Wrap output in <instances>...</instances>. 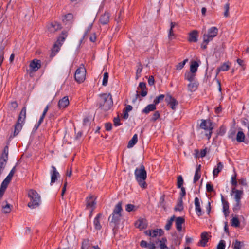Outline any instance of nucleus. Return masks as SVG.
I'll return each instance as SVG.
<instances>
[{
	"mask_svg": "<svg viewBox=\"0 0 249 249\" xmlns=\"http://www.w3.org/2000/svg\"><path fill=\"white\" fill-rule=\"evenodd\" d=\"M99 107L104 110H109L113 105L112 96L110 93H102L99 95Z\"/></svg>",
	"mask_w": 249,
	"mask_h": 249,
	"instance_id": "1",
	"label": "nucleus"
},
{
	"mask_svg": "<svg viewBox=\"0 0 249 249\" xmlns=\"http://www.w3.org/2000/svg\"><path fill=\"white\" fill-rule=\"evenodd\" d=\"M135 176L139 185L142 188H145L146 187L145 180L147 178V173L143 165H141L139 167L136 169Z\"/></svg>",
	"mask_w": 249,
	"mask_h": 249,
	"instance_id": "2",
	"label": "nucleus"
},
{
	"mask_svg": "<svg viewBox=\"0 0 249 249\" xmlns=\"http://www.w3.org/2000/svg\"><path fill=\"white\" fill-rule=\"evenodd\" d=\"M27 195L30 200L28 204V206L30 208L34 209L40 205L41 202L40 196L36 191L30 189L28 191Z\"/></svg>",
	"mask_w": 249,
	"mask_h": 249,
	"instance_id": "3",
	"label": "nucleus"
},
{
	"mask_svg": "<svg viewBox=\"0 0 249 249\" xmlns=\"http://www.w3.org/2000/svg\"><path fill=\"white\" fill-rule=\"evenodd\" d=\"M26 107H24L20 111L17 122L15 124V130L14 132V136L18 135L21 130L24 123L25 122V120L26 119Z\"/></svg>",
	"mask_w": 249,
	"mask_h": 249,
	"instance_id": "4",
	"label": "nucleus"
},
{
	"mask_svg": "<svg viewBox=\"0 0 249 249\" xmlns=\"http://www.w3.org/2000/svg\"><path fill=\"white\" fill-rule=\"evenodd\" d=\"M122 203L119 202L116 205L112 215L109 217V220L111 219V222L115 224L118 222L122 217Z\"/></svg>",
	"mask_w": 249,
	"mask_h": 249,
	"instance_id": "5",
	"label": "nucleus"
},
{
	"mask_svg": "<svg viewBox=\"0 0 249 249\" xmlns=\"http://www.w3.org/2000/svg\"><path fill=\"white\" fill-rule=\"evenodd\" d=\"M67 36V35L65 33H63L62 36H60L56 43L54 44L52 49V53L51 54V57H54L56 53H57L62 46V43L65 40V38Z\"/></svg>",
	"mask_w": 249,
	"mask_h": 249,
	"instance_id": "6",
	"label": "nucleus"
},
{
	"mask_svg": "<svg viewBox=\"0 0 249 249\" xmlns=\"http://www.w3.org/2000/svg\"><path fill=\"white\" fill-rule=\"evenodd\" d=\"M217 34L218 29L216 27H212L210 28L208 31V33L203 35L204 42L208 43L217 35Z\"/></svg>",
	"mask_w": 249,
	"mask_h": 249,
	"instance_id": "7",
	"label": "nucleus"
},
{
	"mask_svg": "<svg viewBox=\"0 0 249 249\" xmlns=\"http://www.w3.org/2000/svg\"><path fill=\"white\" fill-rule=\"evenodd\" d=\"M86 69L83 65L80 66L76 71L75 79L78 83H82L86 78Z\"/></svg>",
	"mask_w": 249,
	"mask_h": 249,
	"instance_id": "8",
	"label": "nucleus"
},
{
	"mask_svg": "<svg viewBox=\"0 0 249 249\" xmlns=\"http://www.w3.org/2000/svg\"><path fill=\"white\" fill-rule=\"evenodd\" d=\"M96 198V196L92 195H89L86 198V208L89 209L91 213L95 208Z\"/></svg>",
	"mask_w": 249,
	"mask_h": 249,
	"instance_id": "9",
	"label": "nucleus"
},
{
	"mask_svg": "<svg viewBox=\"0 0 249 249\" xmlns=\"http://www.w3.org/2000/svg\"><path fill=\"white\" fill-rule=\"evenodd\" d=\"M200 127L203 129L209 131V138L212 134V130L213 128V124L211 121L209 120H202L201 123L200 124Z\"/></svg>",
	"mask_w": 249,
	"mask_h": 249,
	"instance_id": "10",
	"label": "nucleus"
},
{
	"mask_svg": "<svg viewBox=\"0 0 249 249\" xmlns=\"http://www.w3.org/2000/svg\"><path fill=\"white\" fill-rule=\"evenodd\" d=\"M144 233L146 235L152 237H156L161 236L163 233V231L160 229H157L153 230H147Z\"/></svg>",
	"mask_w": 249,
	"mask_h": 249,
	"instance_id": "11",
	"label": "nucleus"
},
{
	"mask_svg": "<svg viewBox=\"0 0 249 249\" xmlns=\"http://www.w3.org/2000/svg\"><path fill=\"white\" fill-rule=\"evenodd\" d=\"M8 149L7 147H5L3 150V153L1 155V158H0V166L5 168L6 163L7 160H8Z\"/></svg>",
	"mask_w": 249,
	"mask_h": 249,
	"instance_id": "12",
	"label": "nucleus"
},
{
	"mask_svg": "<svg viewBox=\"0 0 249 249\" xmlns=\"http://www.w3.org/2000/svg\"><path fill=\"white\" fill-rule=\"evenodd\" d=\"M165 100L167 104L173 110L176 109L177 106L178 105V102L175 98L170 95H168Z\"/></svg>",
	"mask_w": 249,
	"mask_h": 249,
	"instance_id": "13",
	"label": "nucleus"
},
{
	"mask_svg": "<svg viewBox=\"0 0 249 249\" xmlns=\"http://www.w3.org/2000/svg\"><path fill=\"white\" fill-rule=\"evenodd\" d=\"M29 67L31 71H37L41 67L40 60L37 59H34L30 63Z\"/></svg>",
	"mask_w": 249,
	"mask_h": 249,
	"instance_id": "14",
	"label": "nucleus"
},
{
	"mask_svg": "<svg viewBox=\"0 0 249 249\" xmlns=\"http://www.w3.org/2000/svg\"><path fill=\"white\" fill-rule=\"evenodd\" d=\"M232 192L235 194L234 199L236 202V207H239L240 206V199L242 197L243 192L242 191L239 190H233Z\"/></svg>",
	"mask_w": 249,
	"mask_h": 249,
	"instance_id": "15",
	"label": "nucleus"
},
{
	"mask_svg": "<svg viewBox=\"0 0 249 249\" xmlns=\"http://www.w3.org/2000/svg\"><path fill=\"white\" fill-rule=\"evenodd\" d=\"M209 239L208 233L206 232H202L201 234V240L198 243V245L205 247L207 245V243Z\"/></svg>",
	"mask_w": 249,
	"mask_h": 249,
	"instance_id": "16",
	"label": "nucleus"
},
{
	"mask_svg": "<svg viewBox=\"0 0 249 249\" xmlns=\"http://www.w3.org/2000/svg\"><path fill=\"white\" fill-rule=\"evenodd\" d=\"M135 226L140 230L144 229L147 226V221L144 219H140L135 223Z\"/></svg>",
	"mask_w": 249,
	"mask_h": 249,
	"instance_id": "17",
	"label": "nucleus"
},
{
	"mask_svg": "<svg viewBox=\"0 0 249 249\" xmlns=\"http://www.w3.org/2000/svg\"><path fill=\"white\" fill-rule=\"evenodd\" d=\"M69 105V100L68 96H65L59 100L58 107L60 109L66 108Z\"/></svg>",
	"mask_w": 249,
	"mask_h": 249,
	"instance_id": "18",
	"label": "nucleus"
},
{
	"mask_svg": "<svg viewBox=\"0 0 249 249\" xmlns=\"http://www.w3.org/2000/svg\"><path fill=\"white\" fill-rule=\"evenodd\" d=\"M195 211L198 216H200L203 214L200 207L199 200L197 197L195 198Z\"/></svg>",
	"mask_w": 249,
	"mask_h": 249,
	"instance_id": "19",
	"label": "nucleus"
},
{
	"mask_svg": "<svg viewBox=\"0 0 249 249\" xmlns=\"http://www.w3.org/2000/svg\"><path fill=\"white\" fill-rule=\"evenodd\" d=\"M52 170L51 172V183H53L57 180L58 177L59 176V173L57 171L54 166L52 167Z\"/></svg>",
	"mask_w": 249,
	"mask_h": 249,
	"instance_id": "20",
	"label": "nucleus"
},
{
	"mask_svg": "<svg viewBox=\"0 0 249 249\" xmlns=\"http://www.w3.org/2000/svg\"><path fill=\"white\" fill-rule=\"evenodd\" d=\"M198 32L194 30L189 34L188 41L190 42H196L198 40Z\"/></svg>",
	"mask_w": 249,
	"mask_h": 249,
	"instance_id": "21",
	"label": "nucleus"
},
{
	"mask_svg": "<svg viewBox=\"0 0 249 249\" xmlns=\"http://www.w3.org/2000/svg\"><path fill=\"white\" fill-rule=\"evenodd\" d=\"M138 90H141L140 93L142 97L145 96L147 94L146 90V84L143 82L140 83Z\"/></svg>",
	"mask_w": 249,
	"mask_h": 249,
	"instance_id": "22",
	"label": "nucleus"
},
{
	"mask_svg": "<svg viewBox=\"0 0 249 249\" xmlns=\"http://www.w3.org/2000/svg\"><path fill=\"white\" fill-rule=\"evenodd\" d=\"M230 67V63L229 62L224 63L220 67L218 68L216 70V75H217L221 71H227Z\"/></svg>",
	"mask_w": 249,
	"mask_h": 249,
	"instance_id": "23",
	"label": "nucleus"
},
{
	"mask_svg": "<svg viewBox=\"0 0 249 249\" xmlns=\"http://www.w3.org/2000/svg\"><path fill=\"white\" fill-rule=\"evenodd\" d=\"M221 201L223 204V210L224 213L226 217H227L229 213V203L227 201H225L223 198V196H221Z\"/></svg>",
	"mask_w": 249,
	"mask_h": 249,
	"instance_id": "24",
	"label": "nucleus"
},
{
	"mask_svg": "<svg viewBox=\"0 0 249 249\" xmlns=\"http://www.w3.org/2000/svg\"><path fill=\"white\" fill-rule=\"evenodd\" d=\"M61 28L60 25L57 23H51L48 26V30L51 33H53Z\"/></svg>",
	"mask_w": 249,
	"mask_h": 249,
	"instance_id": "25",
	"label": "nucleus"
},
{
	"mask_svg": "<svg viewBox=\"0 0 249 249\" xmlns=\"http://www.w3.org/2000/svg\"><path fill=\"white\" fill-rule=\"evenodd\" d=\"M102 215V214L99 213L94 219V225L96 230H100L102 226L100 224V219H101Z\"/></svg>",
	"mask_w": 249,
	"mask_h": 249,
	"instance_id": "26",
	"label": "nucleus"
},
{
	"mask_svg": "<svg viewBox=\"0 0 249 249\" xmlns=\"http://www.w3.org/2000/svg\"><path fill=\"white\" fill-rule=\"evenodd\" d=\"M223 164L222 162H219L218 163L217 167H215L213 172L214 177H216L218 176L219 173L223 169Z\"/></svg>",
	"mask_w": 249,
	"mask_h": 249,
	"instance_id": "27",
	"label": "nucleus"
},
{
	"mask_svg": "<svg viewBox=\"0 0 249 249\" xmlns=\"http://www.w3.org/2000/svg\"><path fill=\"white\" fill-rule=\"evenodd\" d=\"M198 87V83L196 81L190 82V83L188 85V89L190 92H193L196 90Z\"/></svg>",
	"mask_w": 249,
	"mask_h": 249,
	"instance_id": "28",
	"label": "nucleus"
},
{
	"mask_svg": "<svg viewBox=\"0 0 249 249\" xmlns=\"http://www.w3.org/2000/svg\"><path fill=\"white\" fill-rule=\"evenodd\" d=\"M201 165H199L196 168V171L194 177L193 182L194 183H196L200 178L201 177Z\"/></svg>",
	"mask_w": 249,
	"mask_h": 249,
	"instance_id": "29",
	"label": "nucleus"
},
{
	"mask_svg": "<svg viewBox=\"0 0 249 249\" xmlns=\"http://www.w3.org/2000/svg\"><path fill=\"white\" fill-rule=\"evenodd\" d=\"M184 222V219L182 217H178L176 219V226L177 229L180 231L182 229V224Z\"/></svg>",
	"mask_w": 249,
	"mask_h": 249,
	"instance_id": "30",
	"label": "nucleus"
},
{
	"mask_svg": "<svg viewBox=\"0 0 249 249\" xmlns=\"http://www.w3.org/2000/svg\"><path fill=\"white\" fill-rule=\"evenodd\" d=\"M198 67H199V64L196 61H191V64H190V71L196 74V72L197 71V69H198Z\"/></svg>",
	"mask_w": 249,
	"mask_h": 249,
	"instance_id": "31",
	"label": "nucleus"
},
{
	"mask_svg": "<svg viewBox=\"0 0 249 249\" xmlns=\"http://www.w3.org/2000/svg\"><path fill=\"white\" fill-rule=\"evenodd\" d=\"M109 20V15L108 13H105L101 17L100 21L103 24H107Z\"/></svg>",
	"mask_w": 249,
	"mask_h": 249,
	"instance_id": "32",
	"label": "nucleus"
},
{
	"mask_svg": "<svg viewBox=\"0 0 249 249\" xmlns=\"http://www.w3.org/2000/svg\"><path fill=\"white\" fill-rule=\"evenodd\" d=\"M196 74L190 71H187L185 74V79L189 82L194 81Z\"/></svg>",
	"mask_w": 249,
	"mask_h": 249,
	"instance_id": "33",
	"label": "nucleus"
},
{
	"mask_svg": "<svg viewBox=\"0 0 249 249\" xmlns=\"http://www.w3.org/2000/svg\"><path fill=\"white\" fill-rule=\"evenodd\" d=\"M156 108V105L153 103L147 106L143 110L142 112L147 114L150 111H154Z\"/></svg>",
	"mask_w": 249,
	"mask_h": 249,
	"instance_id": "34",
	"label": "nucleus"
},
{
	"mask_svg": "<svg viewBox=\"0 0 249 249\" xmlns=\"http://www.w3.org/2000/svg\"><path fill=\"white\" fill-rule=\"evenodd\" d=\"M138 141V136L136 134L134 135L132 138L129 141L127 147L130 148H132L137 142Z\"/></svg>",
	"mask_w": 249,
	"mask_h": 249,
	"instance_id": "35",
	"label": "nucleus"
},
{
	"mask_svg": "<svg viewBox=\"0 0 249 249\" xmlns=\"http://www.w3.org/2000/svg\"><path fill=\"white\" fill-rule=\"evenodd\" d=\"M91 245L92 244L89 240L85 239L82 242L81 249H89Z\"/></svg>",
	"mask_w": 249,
	"mask_h": 249,
	"instance_id": "36",
	"label": "nucleus"
},
{
	"mask_svg": "<svg viewBox=\"0 0 249 249\" xmlns=\"http://www.w3.org/2000/svg\"><path fill=\"white\" fill-rule=\"evenodd\" d=\"M245 140V135L242 131H239L237 133L236 136V140L239 142H244Z\"/></svg>",
	"mask_w": 249,
	"mask_h": 249,
	"instance_id": "37",
	"label": "nucleus"
},
{
	"mask_svg": "<svg viewBox=\"0 0 249 249\" xmlns=\"http://www.w3.org/2000/svg\"><path fill=\"white\" fill-rule=\"evenodd\" d=\"M73 18L72 14L69 13L64 16L63 21L65 23L71 22L73 19Z\"/></svg>",
	"mask_w": 249,
	"mask_h": 249,
	"instance_id": "38",
	"label": "nucleus"
},
{
	"mask_svg": "<svg viewBox=\"0 0 249 249\" xmlns=\"http://www.w3.org/2000/svg\"><path fill=\"white\" fill-rule=\"evenodd\" d=\"M243 245L244 244L243 242H240L238 240H235V242L232 243V246L234 249H241Z\"/></svg>",
	"mask_w": 249,
	"mask_h": 249,
	"instance_id": "39",
	"label": "nucleus"
},
{
	"mask_svg": "<svg viewBox=\"0 0 249 249\" xmlns=\"http://www.w3.org/2000/svg\"><path fill=\"white\" fill-rule=\"evenodd\" d=\"M175 219V216H173L170 218V219L167 221L166 224L165 226V228L167 230H169L172 226V223L174 221Z\"/></svg>",
	"mask_w": 249,
	"mask_h": 249,
	"instance_id": "40",
	"label": "nucleus"
},
{
	"mask_svg": "<svg viewBox=\"0 0 249 249\" xmlns=\"http://www.w3.org/2000/svg\"><path fill=\"white\" fill-rule=\"evenodd\" d=\"M9 182L5 180H4L2 182L1 187H0V193H4L8 185Z\"/></svg>",
	"mask_w": 249,
	"mask_h": 249,
	"instance_id": "41",
	"label": "nucleus"
},
{
	"mask_svg": "<svg viewBox=\"0 0 249 249\" xmlns=\"http://www.w3.org/2000/svg\"><path fill=\"white\" fill-rule=\"evenodd\" d=\"M108 73L107 72H105L103 75V79L102 81V85L104 86H106L107 84L108 80Z\"/></svg>",
	"mask_w": 249,
	"mask_h": 249,
	"instance_id": "42",
	"label": "nucleus"
},
{
	"mask_svg": "<svg viewBox=\"0 0 249 249\" xmlns=\"http://www.w3.org/2000/svg\"><path fill=\"white\" fill-rule=\"evenodd\" d=\"M164 98V95L163 94H161L160 96L157 97L154 100L153 103L156 105L159 104L160 101L163 100Z\"/></svg>",
	"mask_w": 249,
	"mask_h": 249,
	"instance_id": "43",
	"label": "nucleus"
},
{
	"mask_svg": "<svg viewBox=\"0 0 249 249\" xmlns=\"http://www.w3.org/2000/svg\"><path fill=\"white\" fill-rule=\"evenodd\" d=\"M187 62L188 59H186L184 60L182 62L179 63L178 65H176V69L178 70H180L182 69Z\"/></svg>",
	"mask_w": 249,
	"mask_h": 249,
	"instance_id": "44",
	"label": "nucleus"
},
{
	"mask_svg": "<svg viewBox=\"0 0 249 249\" xmlns=\"http://www.w3.org/2000/svg\"><path fill=\"white\" fill-rule=\"evenodd\" d=\"M12 206L9 204H6L5 206L2 207L3 212L5 213H9L11 211Z\"/></svg>",
	"mask_w": 249,
	"mask_h": 249,
	"instance_id": "45",
	"label": "nucleus"
},
{
	"mask_svg": "<svg viewBox=\"0 0 249 249\" xmlns=\"http://www.w3.org/2000/svg\"><path fill=\"white\" fill-rule=\"evenodd\" d=\"M48 108H49V107L48 106H47L44 111H43V112L42 113V116H41L39 121H38V125H40L41 124V123L42 122L43 119H44V118L45 117V116L46 115V113L47 112L48 110Z\"/></svg>",
	"mask_w": 249,
	"mask_h": 249,
	"instance_id": "46",
	"label": "nucleus"
},
{
	"mask_svg": "<svg viewBox=\"0 0 249 249\" xmlns=\"http://www.w3.org/2000/svg\"><path fill=\"white\" fill-rule=\"evenodd\" d=\"M206 154V149L201 150L200 152H199L198 151L196 150V157H204L205 156Z\"/></svg>",
	"mask_w": 249,
	"mask_h": 249,
	"instance_id": "47",
	"label": "nucleus"
},
{
	"mask_svg": "<svg viewBox=\"0 0 249 249\" xmlns=\"http://www.w3.org/2000/svg\"><path fill=\"white\" fill-rule=\"evenodd\" d=\"M231 225L234 227H238L239 226L240 222L239 221L238 218L233 217L231 220Z\"/></svg>",
	"mask_w": 249,
	"mask_h": 249,
	"instance_id": "48",
	"label": "nucleus"
},
{
	"mask_svg": "<svg viewBox=\"0 0 249 249\" xmlns=\"http://www.w3.org/2000/svg\"><path fill=\"white\" fill-rule=\"evenodd\" d=\"M176 36L174 33V30L170 29L168 32V37L169 40H172L175 38Z\"/></svg>",
	"mask_w": 249,
	"mask_h": 249,
	"instance_id": "49",
	"label": "nucleus"
},
{
	"mask_svg": "<svg viewBox=\"0 0 249 249\" xmlns=\"http://www.w3.org/2000/svg\"><path fill=\"white\" fill-rule=\"evenodd\" d=\"M167 242V240L165 238H162V240L160 241V249H166L167 246L166 245V243Z\"/></svg>",
	"mask_w": 249,
	"mask_h": 249,
	"instance_id": "50",
	"label": "nucleus"
},
{
	"mask_svg": "<svg viewBox=\"0 0 249 249\" xmlns=\"http://www.w3.org/2000/svg\"><path fill=\"white\" fill-rule=\"evenodd\" d=\"M177 186L178 188H181V186L183 183V180L181 176L178 177Z\"/></svg>",
	"mask_w": 249,
	"mask_h": 249,
	"instance_id": "51",
	"label": "nucleus"
},
{
	"mask_svg": "<svg viewBox=\"0 0 249 249\" xmlns=\"http://www.w3.org/2000/svg\"><path fill=\"white\" fill-rule=\"evenodd\" d=\"M224 10H225L224 16L225 17H228L229 16V3H226L224 5Z\"/></svg>",
	"mask_w": 249,
	"mask_h": 249,
	"instance_id": "52",
	"label": "nucleus"
},
{
	"mask_svg": "<svg viewBox=\"0 0 249 249\" xmlns=\"http://www.w3.org/2000/svg\"><path fill=\"white\" fill-rule=\"evenodd\" d=\"M120 119L119 116L115 117L113 119L114 125L115 126H119L121 125V123H120Z\"/></svg>",
	"mask_w": 249,
	"mask_h": 249,
	"instance_id": "53",
	"label": "nucleus"
},
{
	"mask_svg": "<svg viewBox=\"0 0 249 249\" xmlns=\"http://www.w3.org/2000/svg\"><path fill=\"white\" fill-rule=\"evenodd\" d=\"M160 115L159 111H155L152 116L151 120L155 121L160 117Z\"/></svg>",
	"mask_w": 249,
	"mask_h": 249,
	"instance_id": "54",
	"label": "nucleus"
},
{
	"mask_svg": "<svg viewBox=\"0 0 249 249\" xmlns=\"http://www.w3.org/2000/svg\"><path fill=\"white\" fill-rule=\"evenodd\" d=\"M135 206L132 204H127L126 206V211L127 212H131L134 210Z\"/></svg>",
	"mask_w": 249,
	"mask_h": 249,
	"instance_id": "55",
	"label": "nucleus"
},
{
	"mask_svg": "<svg viewBox=\"0 0 249 249\" xmlns=\"http://www.w3.org/2000/svg\"><path fill=\"white\" fill-rule=\"evenodd\" d=\"M217 249H225V243L224 240H221L217 246Z\"/></svg>",
	"mask_w": 249,
	"mask_h": 249,
	"instance_id": "56",
	"label": "nucleus"
},
{
	"mask_svg": "<svg viewBox=\"0 0 249 249\" xmlns=\"http://www.w3.org/2000/svg\"><path fill=\"white\" fill-rule=\"evenodd\" d=\"M176 211H181L183 210V206H182V202L181 200L179 203L178 204V205L175 208Z\"/></svg>",
	"mask_w": 249,
	"mask_h": 249,
	"instance_id": "57",
	"label": "nucleus"
},
{
	"mask_svg": "<svg viewBox=\"0 0 249 249\" xmlns=\"http://www.w3.org/2000/svg\"><path fill=\"white\" fill-rule=\"evenodd\" d=\"M206 190L207 192H212L213 191V186L210 183H207L206 184Z\"/></svg>",
	"mask_w": 249,
	"mask_h": 249,
	"instance_id": "58",
	"label": "nucleus"
},
{
	"mask_svg": "<svg viewBox=\"0 0 249 249\" xmlns=\"http://www.w3.org/2000/svg\"><path fill=\"white\" fill-rule=\"evenodd\" d=\"M148 82L149 85H154L155 81H154V78L153 76H150L148 78Z\"/></svg>",
	"mask_w": 249,
	"mask_h": 249,
	"instance_id": "59",
	"label": "nucleus"
},
{
	"mask_svg": "<svg viewBox=\"0 0 249 249\" xmlns=\"http://www.w3.org/2000/svg\"><path fill=\"white\" fill-rule=\"evenodd\" d=\"M105 128L106 129L107 131H109L112 128V124L111 123H108L105 124Z\"/></svg>",
	"mask_w": 249,
	"mask_h": 249,
	"instance_id": "60",
	"label": "nucleus"
},
{
	"mask_svg": "<svg viewBox=\"0 0 249 249\" xmlns=\"http://www.w3.org/2000/svg\"><path fill=\"white\" fill-rule=\"evenodd\" d=\"M237 62L238 63V64L240 66H242V67H243V70H244V69H245L244 65V61H243V60H241V59H238L237 60Z\"/></svg>",
	"mask_w": 249,
	"mask_h": 249,
	"instance_id": "61",
	"label": "nucleus"
},
{
	"mask_svg": "<svg viewBox=\"0 0 249 249\" xmlns=\"http://www.w3.org/2000/svg\"><path fill=\"white\" fill-rule=\"evenodd\" d=\"M90 40L91 41V42H95V40H96V36L95 35V34H92L90 36Z\"/></svg>",
	"mask_w": 249,
	"mask_h": 249,
	"instance_id": "62",
	"label": "nucleus"
},
{
	"mask_svg": "<svg viewBox=\"0 0 249 249\" xmlns=\"http://www.w3.org/2000/svg\"><path fill=\"white\" fill-rule=\"evenodd\" d=\"M123 117L124 119H127L128 117V112L124 110L123 111Z\"/></svg>",
	"mask_w": 249,
	"mask_h": 249,
	"instance_id": "63",
	"label": "nucleus"
},
{
	"mask_svg": "<svg viewBox=\"0 0 249 249\" xmlns=\"http://www.w3.org/2000/svg\"><path fill=\"white\" fill-rule=\"evenodd\" d=\"M15 172H16V168H15V167H13L12 168V169L11 170L10 172L9 173L8 176H9L12 178L14 174H15Z\"/></svg>",
	"mask_w": 249,
	"mask_h": 249,
	"instance_id": "64",
	"label": "nucleus"
}]
</instances>
